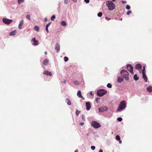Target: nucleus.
<instances>
[{
  "instance_id": "nucleus-56",
  "label": "nucleus",
  "mask_w": 152,
  "mask_h": 152,
  "mask_svg": "<svg viewBox=\"0 0 152 152\" xmlns=\"http://www.w3.org/2000/svg\"><path fill=\"white\" fill-rule=\"evenodd\" d=\"M45 55H47V52L46 51H45Z\"/></svg>"
},
{
  "instance_id": "nucleus-59",
  "label": "nucleus",
  "mask_w": 152,
  "mask_h": 152,
  "mask_svg": "<svg viewBox=\"0 0 152 152\" xmlns=\"http://www.w3.org/2000/svg\"><path fill=\"white\" fill-rule=\"evenodd\" d=\"M88 134H87V135L88 136Z\"/></svg>"
},
{
  "instance_id": "nucleus-14",
  "label": "nucleus",
  "mask_w": 152,
  "mask_h": 152,
  "mask_svg": "<svg viewBox=\"0 0 152 152\" xmlns=\"http://www.w3.org/2000/svg\"><path fill=\"white\" fill-rule=\"evenodd\" d=\"M142 76L144 80L145 81V82H147V80H148V78L146 76V75H145V73H142Z\"/></svg>"
},
{
  "instance_id": "nucleus-28",
  "label": "nucleus",
  "mask_w": 152,
  "mask_h": 152,
  "mask_svg": "<svg viewBox=\"0 0 152 152\" xmlns=\"http://www.w3.org/2000/svg\"><path fill=\"white\" fill-rule=\"evenodd\" d=\"M24 0H18V4H20L24 2Z\"/></svg>"
},
{
  "instance_id": "nucleus-1",
  "label": "nucleus",
  "mask_w": 152,
  "mask_h": 152,
  "mask_svg": "<svg viewBox=\"0 0 152 152\" xmlns=\"http://www.w3.org/2000/svg\"><path fill=\"white\" fill-rule=\"evenodd\" d=\"M126 107V102L125 100L121 101L119 104L117 110V112H120L125 109Z\"/></svg>"
},
{
  "instance_id": "nucleus-16",
  "label": "nucleus",
  "mask_w": 152,
  "mask_h": 152,
  "mask_svg": "<svg viewBox=\"0 0 152 152\" xmlns=\"http://www.w3.org/2000/svg\"><path fill=\"white\" fill-rule=\"evenodd\" d=\"M142 67L141 65L139 64H136L135 67L136 69H140L142 68Z\"/></svg>"
},
{
  "instance_id": "nucleus-25",
  "label": "nucleus",
  "mask_w": 152,
  "mask_h": 152,
  "mask_svg": "<svg viewBox=\"0 0 152 152\" xmlns=\"http://www.w3.org/2000/svg\"><path fill=\"white\" fill-rule=\"evenodd\" d=\"M26 18L29 20H31V15L30 14L27 15L26 16Z\"/></svg>"
},
{
  "instance_id": "nucleus-42",
  "label": "nucleus",
  "mask_w": 152,
  "mask_h": 152,
  "mask_svg": "<svg viewBox=\"0 0 152 152\" xmlns=\"http://www.w3.org/2000/svg\"><path fill=\"white\" fill-rule=\"evenodd\" d=\"M68 0H64V3L65 4H66L68 3Z\"/></svg>"
},
{
  "instance_id": "nucleus-13",
  "label": "nucleus",
  "mask_w": 152,
  "mask_h": 152,
  "mask_svg": "<svg viewBox=\"0 0 152 152\" xmlns=\"http://www.w3.org/2000/svg\"><path fill=\"white\" fill-rule=\"evenodd\" d=\"M24 23V20H22L20 22L18 26V28L19 29H22V27H21V26Z\"/></svg>"
},
{
  "instance_id": "nucleus-19",
  "label": "nucleus",
  "mask_w": 152,
  "mask_h": 152,
  "mask_svg": "<svg viewBox=\"0 0 152 152\" xmlns=\"http://www.w3.org/2000/svg\"><path fill=\"white\" fill-rule=\"evenodd\" d=\"M123 80L124 79L123 78L119 77H118L117 79V81L119 83H121Z\"/></svg>"
},
{
  "instance_id": "nucleus-29",
  "label": "nucleus",
  "mask_w": 152,
  "mask_h": 152,
  "mask_svg": "<svg viewBox=\"0 0 152 152\" xmlns=\"http://www.w3.org/2000/svg\"><path fill=\"white\" fill-rule=\"evenodd\" d=\"M68 60L69 58L65 56L64 57V60L65 62H67L68 61Z\"/></svg>"
},
{
  "instance_id": "nucleus-12",
  "label": "nucleus",
  "mask_w": 152,
  "mask_h": 152,
  "mask_svg": "<svg viewBox=\"0 0 152 152\" xmlns=\"http://www.w3.org/2000/svg\"><path fill=\"white\" fill-rule=\"evenodd\" d=\"M43 74L47 76H51L52 75V74L51 72H49L48 70L45 71L43 72Z\"/></svg>"
},
{
  "instance_id": "nucleus-4",
  "label": "nucleus",
  "mask_w": 152,
  "mask_h": 152,
  "mask_svg": "<svg viewBox=\"0 0 152 152\" xmlns=\"http://www.w3.org/2000/svg\"><path fill=\"white\" fill-rule=\"evenodd\" d=\"M91 125L92 126L96 129L100 128L101 126L99 123L95 121H91Z\"/></svg>"
},
{
  "instance_id": "nucleus-34",
  "label": "nucleus",
  "mask_w": 152,
  "mask_h": 152,
  "mask_svg": "<svg viewBox=\"0 0 152 152\" xmlns=\"http://www.w3.org/2000/svg\"><path fill=\"white\" fill-rule=\"evenodd\" d=\"M55 18V15H53L51 17V20L52 21H54Z\"/></svg>"
},
{
  "instance_id": "nucleus-52",
  "label": "nucleus",
  "mask_w": 152,
  "mask_h": 152,
  "mask_svg": "<svg viewBox=\"0 0 152 152\" xmlns=\"http://www.w3.org/2000/svg\"><path fill=\"white\" fill-rule=\"evenodd\" d=\"M99 152H103V150H102V149H100L99 150Z\"/></svg>"
},
{
  "instance_id": "nucleus-49",
  "label": "nucleus",
  "mask_w": 152,
  "mask_h": 152,
  "mask_svg": "<svg viewBox=\"0 0 152 152\" xmlns=\"http://www.w3.org/2000/svg\"><path fill=\"white\" fill-rule=\"evenodd\" d=\"M47 20H48V19H47V18H45V19H44V21L45 22H46V21H47Z\"/></svg>"
},
{
  "instance_id": "nucleus-41",
  "label": "nucleus",
  "mask_w": 152,
  "mask_h": 152,
  "mask_svg": "<svg viewBox=\"0 0 152 152\" xmlns=\"http://www.w3.org/2000/svg\"><path fill=\"white\" fill-rule=\"evenodd\" d=\"M132 11L130 10L129 11L127 12L126 13V15H129L131 13H132Z\"/></svg>"
},
{
  "instance_id": "nucleus-31",
  "label": "nucleus",
  "mask_w": 152,
  "mask_h": 152,
  "mask_svg": "<svg viewBox=\"0 0 152 152\" xmlns=\"http://www.w3.org/2000/svg\"><path fill=\"white\" fill-rule=\"evenodd\" d=\"M74 84L77 86L79 85L80 84L79 82L77 81H74Z\"/></svg>"
},
{
  "instance_id": "nucleus-22",
  "label": "nucleus",
  "mask_w": 152,
  "mask_h": 152,
  "mask_svg": "<svg viewBox=\"0 0 152 152\" xmlns=\"http://www.w3.org/2000/svg\"><path fill=\"white\" fill-rule=\"evenodd\" d=\"M48 62V60L47 59H45L44 61L43 64L44 65H47Z\"/></svg>"
},
{
  "instance_id": "nucleus-30",
  "label": "nucleus",
  "mask_w": 152,
  "mask_h": 152,
  "mask_svg": "<svg viewBox=\"0 0 152 152\" xmlns=\"http://www.w3.org/2000/svg\"><path fill=\"white\" fill-rule=\"evenodd\" d=\"M96 101L97 103H98L100 102V98L98 97H96Z\"/></svg>"
},
{
  "instance_id": "nucleus-45",
  "label": "nucleus",
  "mask_w": 152,
  "mask_h": 152,
  "mask_svg": "<svg viewBox=\"0 0 152 152\" xmlns=\"http://www.w3.org/2000/svg\"><path fill=\"white\" fill-rule=\"evenodd\" d=\"M45 30L48 33H49V31H48V27H45Z\"/></svg>"
},
{
  "instance_id": "nucleus-3",
  "label": "nucleus",
  "mask_w": 152,
  "mask_h": 152,
  "mask_svg": "<svg viewBox=\"0 0 152 152\" xmlns=\"http://www.w3.org/2000/svg\"><path fill=\"white\" fill-rule=\"evenodd\" d=\"M121 74L126 80H129V74L127 71L125 70H122L121 71Z\"/></svg>"
},
{
  "instance_id": "nucleus-24",
  "label": "nucleus",
  "mask_w": 152,
  "mask_h": 152,
  "mask_svg": "<svg viewBox=\"0 0 152 152\" xmlns=\"http://www.w3.org/2000/svg\"><path fill=\"white\" fill-rule=\"evenodd\" d=\"M61 24L62 26H64L66 25V23L65 21H61Z\"/></svg>"
},
{
  "instance_id": "nucleus-27",
  "label": "nucleus",
  "mask_w": 152,
  "mask_h": 152,
  "mask_svg": "<svg viewBox=\"0 0 152 152\" xmlns=\"http://www.w3.org/2000/svg\"><path fill=\"white\" fill-rule=\"evenodd\" d=\"M107 86L108 88H111L112 87V85L111 84L108 83L107 84Z\"/></svg>"
},
{
  "instance_id": "nucleus-11",
  "label": "nucleus",
  "mask_w": 152,
  "mask_h": 152,
  "mask_svg": "<svg viewBox=\"0 0 152 152\" xmlns=\"http://www.w3.org/2000/svg\"><path fill=\"white\" fill-rule=\"evenodd\" d=\"M86 110L88 111L89 110L91 107L90 102H86Z\"/></svg>"
},
{
  "instance_id": "nucleus-58",
  "label": "nucleus",
  "mask_w": 152,
  "mask_h": 152,
  "mask_svg": "<svg viewBox=\"0 0 152 152\" xmlns=\"http://www.w3.org/2000/svg\"><path fill=\"white\" fill-rule=\"evenodd\" d=\"M122 20V19L121 18L120 19V20Z\"/></svg>"
},
{
  "instance_id": "nucleus-36",
  "label": "nucleus",
  "mask_w": 152,
  "mask_h": 152,
  "mask_svg": "<svg viewBox=\"0 0 152 152\" xmlns=\"http://www.w3.org/2000/svg\"><path fill=\"white\" fill-rule=\"evenodd\" d=\"M102 12H100L98 14L97 16L99 17H101L102 16Z\"/></svg>"
},
{
  "instance_id": "nucleus-18",
  "label": "nucleus",
  "mask_w": 152,
  "mask_h": 152,
  "mask_svg": "<svg viewBox=\"0 0 152 152\" xmlns=\"http://www.w3.org/2000/svg\"><path fill=\"white\" fill-rule=\"evenodd\" d=\"M15 31H13L10 32L9 34V35L10 36H12L15 35Z\"/></svg>"
},
{
  "instance_id": "nucleus-8",
  "label": "nucleus",
  "mask_w": 152,
  "mask_h": 152,
  "mask_svg": "<svg viewBox=\"0 0 152 152\" xmlns=\"http://www.w3.org/2000/svg\"><path fill=\"white\" fill-rule=\"evenodd\" d=\"M107 108L106 106L101 107L98 108V110L99 113L103 112L104 111H107Z\"/></svg>"
},
{
  "instance_id": "nucleus-44",
  "label": "nucleus",
  "mask_w": 152,
  "mask_h": 152,
  "mask_svg": "<svg viewBox=\"0 0 152 152\" xmlns=\"http://www.w3.org/2000/svg\"><path fill=\"white\" fill-rule=\"evenodd\" d=\"M84 1L86 3H88L89 1V0H84Z\"/></svg>"
},
{
  "instance_id": "nucleus-10",
  "label": "nucleus",
  "mask_w": 152,
  "mask_h": 152,
  "mask_svg": "<svg viewBox=\"0 0 152 152\" xmlns=\"http://www.w3.org/2000/svg\"><path fill=\"white\" fill-rule=\"evenodd\" d=\"M60 45L58 43H56L55 45V49L56 50V52L59 53L60 50Z\"/></svg>"
},
{
  "instance_id": "nucleus-6",
  "label": "nucleus",
  "mask_w": 152,
  "mask_h": 152,
  "mask_svg": "<svg viewBox=\"0 0 152 152\" xmlns=\"http://www.w3.org/2000/svg\"><path fill=\"white\" fill-rule=\"evenodd\" d=\"M2 21L4 23L9 25L12 21V20L11 19H8L5 18H3L2 19Z\"/></svg>"
},
{
  "instance_id": "nucleus-23",
  "label": "nucleus",
  "mask_w": 152,
  "mask_h": 152,
  "mask_svg": "<svg viewBox=\"0 0 152 152\" xmlns=\"http://www.w3.org/2000/svg\"><path fill=\"white\" fill-rule=\"evenodd\" d=\"M34 29L35 30L37 31H38L39 30V27L37 26H35L34 27Z\"/></svg>"
},
{
  "instance_id": "nucleus-48",
  "label": "nucleus",
  "mask_w": 152,
  "mask_h": 152,
  "mask_svg": "<svg viewBox=\"0 0 152 152\" xmlns=\"http://www.w3.org/2000/svg\"><path fill=\"white\" fill-rule=\"evenodd\" d=\"M71 0L75 2H77V0Z\"/></svg>"
},
{
  "instance_id": "nucleus-51",
  "label": "nucleus",
  "mask_w": 152,
  "mask_h": 152,
  "mask_svg": "<svg viewBox=\"0 0 152 152\" xmlns=\"http://www.w3.org/2000/svg\"><path fill=\"white\" fill-rule=\"evenodd\" d=\"M90 94L92 96H93V94L92 92V91H91V92H90Z\"/></svg>"
},
{
  "instance_id": "nucleus-53",
  "label": "nucleus",
  "mask_w": 152,
  "mask_h": 152,
  "mask_svg": "<svg viewBox=\"0 0 152 152\" xmlns=\"http://www.w3.org/2000/svg\"><path fill=\"white\" fill-rule=\"evenodd\" d=\"M80 98H81L83 99V100H84L85 99V98L83 97L82 96V97H80Z\"/></svg>"
},
{
  "instance_id": "nucleus-26",
  "label": "nucleus",
  "mask_w": 152,
  "mask_h": 152,
  "mask_svg": "<svg viewBox=\"0 0 152 152\" xmlns=\"http://www.w3.org/2000/svg\"><path fill=\"white\" fill-rule=\"evenodd\" d=\"M80 111L78 110L77 109L76 110L75 114L77 116H78L80 113Z\"/></svg>"
},
{
  "instance_id": "nucleus-46",
  "label": "nucleus",
  "mask_w": 152,
  "mask_h": 152,
  "mask_svg": "<svg viewBox=\"0 0 152 152\" xmlns=\"http://www.w3.org/2000/svg\"><path fill=\"white\" fill-rule=\"evenodd\" d=\"M80 125L81 126H83V125H84V123L83 122H80Z\"/></svg>"
},
{
  "instance_id": "nucleus-15",
  "label": "nucleus",
  "mask_w": 152,
  "mask_h": 152,
  "mask_svg": "<svg viewBox=\"0 0 152 152\" xmlns=\"http://www.w3.org/2000/svg\"><path fill=\"white\" fill-rule=\"evenodd\" d=\"M65 102L68 105H71L72 104V103L70 100L68 98H67L65 99Z\"/></svg>"
},
{
  "instance_id": "nucleus-54",
  "label": "nucleus",
  "mask_w": 152,
  "mask_h": 152,
  "mask_svg": "<svg viewBox=\"0 0 152 152\" xmlns=\"http://www.w3.org/2000/svg\"><path fill=\"white\" fill-rule=\"evenodd\" d=\"M74 152H78V150L77 149H76L75 150V151Z\"/></svg>"
},
{
  "instance_id": "nucleus-2",
  "label": "nucleus",
  "mask_w": 152,
  "mask_h": 152,
  "mask_svg": "<svg viewBox=\"0 0 152 152\" xmlns=\"http://www.w3.org/2000/svg\"><path fill=\"white\" fill-rule=\"evenodd\" d=\"M106 5L109 10H112L115 9V5L111 1H107L106 2Z\"/></svg>"
},
{
  "instance_id": "nucleus-17",
  "label": "nucleus",
  "mask_w": 152,
  "mask_h": 152,
  "mask_svg": "<svg viewBox=\"0 0 152 152\" xmlns=\"http://www.w3.org/2000/svg\"><path fill=\"white\" fill-rule=\"evenodd\" d=\"M147 90L149 92H152V86H149L147 88Z\"/></svg>"
},
{
  "instance_id": "nucleus-50",
  "label": "nucleus",
  "mask_w": 152,
  "mask_h": 152,
  "mask_svg": "<svg viewBox=\"0 0 152 152\" xmlns=\"http://www.w3.org/2000/svg\"><path fill=\"white\" fill-rule=\"evenodd\" d=\"M119 141V142L120 144H121V143H122V141L121 140H118Z\"/></svg>"
},
{
  "instance_id": "nucleus-55",
  "label": "nucleus",
  "mask_w": 152,
  "mask_h": 152,
  "mask_svg": "<svg viewBox=\"0 0 152 152\" xmlns=\"http://www.w3.org/2000/svg\"><path fill=\"white\" fill-rule=\"evenodd\" d=\"M64 83H65H65H66V81L65 80H64Z\"/></svg>"
},
{
  "instance_id": "nucleus-9",
  "label": "nucleus",
  "mask_w": 152,
  "mask_h": 152,
  "mask_svg": "<svg viewBox=\"0 0 152 152\" xmlns=\"http://www.w3.org/2000/svg\"><path fill=\"white\" fill-rule=\"evenodd\" d=\"M32 44L34 46L38 45L39 43L38 41L36 40L35 38H34L32 39L31 40Z\"/></svg>"
},
{
  "instance_id": "nucleus-39",
  "label": "nucleus",
  "mask_w": 152,
  "mask_h": 152,
  "mask_svg": "<svg viewBox=\"0 0 152 152\" xmlns=\"http://www.w3.org/2000/svg\"><path fill=\"white\" fill-rule=\"evenodd\" d=\"M52 23V22H50L48 24H47L46 26V27H48Z\"/></svg>"
},
{
  "instance_id": "nucleus-43",
  "label": "nucleus",
  "mask_w": 152,
  "mask_h": 152,
  "mask_svg": "<svg viewBox=\"0 0 152 152\" xmlns=\"http://www.w3.org/2000/svg\"><path fill=\"white\" fill-rule=\"evenodd\" d=\"M105 19L106 20H110V18H109L107 17H105Z\"/></svg>"
},
{
  "instance_id": "nucleus-35",
  "label": "nucleus",
  "mask_w": 152,
  "mask_h": 152,
  "mask_svg": "<svg viewBox=\"0 0 152 152\" xmlns=\"http://www.w3.org/2000/svg\"><path fill=\"white\" fill-rule=\"evenodd\" d=\"M145 66H143V68L142 69V73H145Z\"/></svg>"
},
{
  "instance_id": "nucleus-21",
  "label": "nucleus",
  "mask_w": 152,
  "mask_h": 152,
  "mask_svg": "<svg viewBox=\"0 0 152 152\" xmlns=\"http://www.w3.org/2000/svg\"><path fill=\"white\" fill-rule=\"evenodd\" d=\"M134 79V80L136 81L138 80L139 79V77H137V74H135L133 77Z\"/></svg>"
},
{
  "instance_id": "nucleus-37",
  "label": "nucleus",
  "mask_w": 152,
  "mask_h": 152,
  "mask_svg": "<svg viewBox=\"0 0 152 152\" xmlns=\"http://www.w3.org/2000/svg\"><path fill=\"white\" fill-rule=\"evenodd\" d=\"M130 8V7L129 5H127L126 7V9L127 10H129Z\"/></svg>"
},
{
  "instance_id": "nucleus-32",
  "label": "nucleus",
  "mask_w": 152,
  "mask_h": 152,
  "mask_svg": "<svg viewBox=\"0 0 152 152\" xmlns=\"http://www.w3.org/2000/svg\"><path fill=\"white\" fill-rule=\"evenodd\" d=\"M117 120L119 122H121L122 120V118L121 117H119L117 118Z\"/></svg>"
},
{
  "instance_id": "nucleus-7",
  "label": "nucleus",
  "mask_w": 152,
  "mask_h": 152,
  "mask_svg": "<svg viewBox=\"0 0 152 152\" xmlns=\"http://www.w3.org/2000/svg\"><path fill=\"white\" fill-rule=\"evenodd\" d=\"M126 66L127 70L129 71L132 74H134L133 67L132 66L129 64H127L126 65Z\"/></svg>"
},
{
  "instance_id": "nucleus-33",
  "label": "nucleus",
  "mask_w": 152,
  "mask_h": 152,
  "mask_svg": "<svg viewBox=\"0 0 152 152\" xmlns=\"http://www.w3.org/2000/svg\"><path fill=\"white\" fill-rule=\"evenodd\" d=\"M116 139L118 140H120L121 139L120 136L119 135H117L116 136Z\"/></svg>"
},
{
  "instance_id": "nucleus-20",
  "label": "nucleus",
  "mask_w": 152,
  "mask_h": 152,
  "mask_svg": "<svg viewBox=\"0 0 152 152\" xmlns=\"http://www.w3.org/2000/svg\"><path fill=\"white\" fill-rule=\"evenodd\" d=\"M77 95L78 97H82V95H81V91L80 90H79L78 91Z\"/></svg>"
},
{
  "instance_id": "nucleus-40",
  "label": "nucleus",
  "mask_w": 152,
  "mask_h": 152,
  "mask_svg": "<svg viewBox=\"0 0 152 152\" xmlns=\"http://www.w3.org/2000/svg\"><path fill=\"white\" fill-rule=\"evenodd\" d=\"M91 149L92 150H94L95 149V147L94 146H93V145L91 146Z\"/></svg>"
},
{
  "instance_id": "nucleus-38",
  "label": "nucleus",
  "mask_w": 152,
  "mask_h": 152,
  "mask_svg": "<svg viewBox=\"0 0 152 152\" xmlns=\"http://www.w3.org/2000/svg\"><path fill=\"white\" fill-rule=\"evenodd\" d=\"M82 118L83 121H85V116L84 114H83L82 115Z\"/></svg>"
},
{
  "instance_id": "nucleus-5",
  "label": "nucleus",
  "mask_w": 152,
  "mask_h": 152,
  "mask_svg": "<svg viewBox=\"0 0 152 152\" xmlns=\"http://www.w3.org/2000/svg\"><path fill=\"white\" fill-rule=\"evenodd\" d=\"M107 93V91L104 89L99 90L97 92V95L99 96H102Z\"/></svg>"
},
{
  "instance_id": "nucleus-47",
  "label": "nucleus",
  "mask_w": 152,
  "mask_h": 152,
  "mask_svg": "<svg viewBox=\"0 0 152 152\" xmlns=\"http://www.w3.org/2000/svg\"><path fill=\"white\" fill-rule=\"evenodd\" d=\"M121 2L122 3L124 4V3H126V1H125L122 0L121 1Z\"/></svg>"
},
{
  "instance_id": "nucleus-57",
  "label": "nucleus",
  "mask_w": 152,
  "mask_h": 152,
  "mask_svg": "<svg viewBox=\"0 0 152 152\" xmlns=\"http://www.w3.org/2000/svg\"><path fill=\"white\" fill-rule=\"evenodd\" d=\"M116 0H112V1H115Z\"/></svg>"
}]
</instances>
